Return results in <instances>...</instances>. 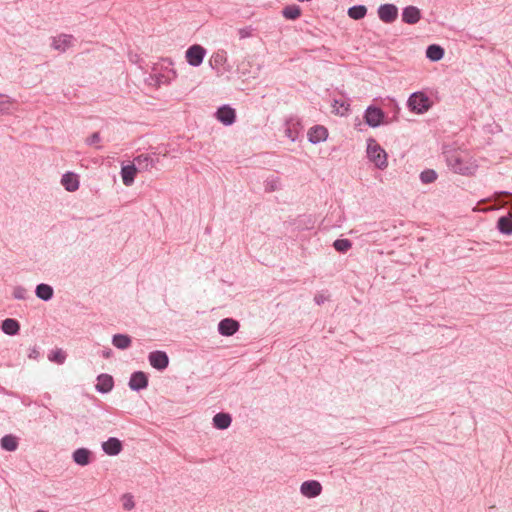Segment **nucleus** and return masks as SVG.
Returning a JSON list of instances; mask_svg holds the SVG:
<instances>
[{
	"mask_svg": "<svg viewBox=\"0 0 512 512\" xmlns=\"http://www.w3.org/2000/svg\"><path fill=\"white\" fill-rule=\"evenodd\" d=\"M150 365L157 370H164L169 364V358L163 351H153L149 354Z\"/></svg>",
	"mask_w": 512,
	"mask_h": 512,
	"instance_id": "nucleus-8",
	"label": "nucleus"
},
{
	"mask_svg": "<svg viewBox=\"0 0 512 512\" xmlns=\"http://www.w3.org/2000/svg\"><path fill=\"white\" fill-rule=\"evenodd\" d=\"M137 171H138V168L136 167V164H134V163L122 165L121 177H122L123 184L125 186L129 187L134 183Z\"/></svg>",
	"mask_w": 512,
	"mask_h": 512,
	"instance_id": "nucleus-14",
	"label": "nucleus"
},
{
	"mask_svg": "<svg viewBox=\"0 0 512 512\" xmlns=\"http://www.w3.org/2000/svg\"><path fill=\"white\" fill-rule=\"evenodd\" d=\"M48 358L52 362L63 364L66 360V354L61 349H57L52 351Z\"/></svg>",
	"mask_w": 512,
	"mask_h": 512,
	"instance_id": "nucleus-33",
	"label": "nucleus"
},
{
	"mask_svg": "<svg viewBox=\"0 0 512 512\" xmlns=\"http://www.w3.org/2000/svg\"><path fill=\"white\" fill-rule=\"evenodd\" d=\"M266 192H274L281 188L280 179L276 176L269 177L264 182Z\"/></svg>",
	"mask_w": 512,
	"mask_h": 512,
	"instance_id": "nucleus-31",
	"label": "nucleus"
},
{
	"mask_svg": "<svg viewBox=\"0 0 512 512\" xmlns=\"http://www.w3.org/2000/svg\"><path fill=\"white\" fill-rule=\"evenodd\" d=\"M61 184L69 192H74L79 188L78 177L72 172H67L62 176Z\"/></svg>",
	"mask_w": 512,
	"mask_h": 512,
	"instance_id": "nucleus-18",
	"label": "nucleus"
},
{
	"mask_svg": "<svg viewBox=\"0 0 512 512\" xmlns=\"http://www.w3.org/2000/svg\"><path fill=\"white\" fill-rule=\"evenodd\" d=\"M101 140L100 134L98 132L93 133L89 138H87V145H95L99 143Z\"/></svg>",
	"mask_w": 512,
	"mask_h": 512,
	"instance_id": "nucleus-38",
	"label": "nucleus"
},
{
	"mask_svg": "<svg viewBox=\"0 0 512 512\" xmlns=\"http://www.w3.org/2000/svg\"><path fill=\"white\" fill-rule=\"evenodd\" d=\"M15 100L7 95L0 94V114H10Z\"/></svg>",
	"mask_w": 512,
	"mask_h": 512,
	"instance_id": "nucleus-27",
	"label": "nucleus"
},
{
	"mask_svg": "<svg viewBox=\"0 0 512 512\" xmlns=\"http://www.w3.org/2000/svg\"><path fill=\"white\" fill-rule=\"evenodd\" d=\"M322 492V485L316 480L304 481L300 486V493L307 498H315Z\"/></svg>",
	"mask_w": 512,
	"mask_h": 512,
	"instance_id": "nucleus-7",
	"label": "nucleus"
},
{
	"mask_svg": "<svg viewBox=\"0 0 512 512\" xmlns=\"http://www.w3.org/2000/svg\"><path fill=\"white\" fill-rule=\"evenodd\" d=\"M285 134L286 136L291 140V141H295L296 140V134L292 131V129L290 127H288L286 130H285Z\"/></svg>",
	"mask_w": 512,
	"mask_h": 512,
	"instance_id": "nucleus-42",
	"label": "nucleus"
},
{
	"mask_svg": "<svg viewBox=\"0 0 512 512\" xmlns=\"http://www.w3.org/2000/svg\"><path fill=\"white\" fill-rule=\"evenodd\" d=\"M1 447L6 451H15L18 447L17 438L13 435H5L1 439Z\"/></svg>",
	"mask_w": 512,
	"mask_h": 512,
	"instance_id": "nucleus-28",
	"label": "nucleus"
},
{
	"mask_svg": "<svg viewBox=\"0 0 512 512\" xmlns=\"http://www.w3.org/2000/svg\"><path fill=\"white\" fill-rule=\"evenodd\" d=\"M421 18L420 10L415 6H407L403 9L402 20L407 24H415Z\"/></svg>",
	"mask_w": 512,
	"mask_h": 512,
	"instance_id": "nucleus-17",
	"label": "nucleus"
},
{
	"mask_svg": "<svg viewBox=\"0 0 512 512\" xmlns=\"http://www.w3.org/2000/svg\"><path fill=\"white\" fill-rule=\"evenodd\" d=\"M2 331L7 335H16L20 330V324L17 320L7 318L2 321Z\"/></svg>",
	"mask_w": 512,
	"mask_h": 512,
	"instance_id": "nucleus-24",
	"label": "nucleus"
},
{
	"mask_svg": "<svg viewBox=\"0 0 512 512\" xmlns=\"http://www.w3.org/2000/svg\"><path fill=\"white\" fill-rule=\"evenodd\" d=\"M102 449L107 455L115 456L122 451V443L119 439L110 437L102 443Z\"/></svg>",
	"mask_w": 512,
	"mask_h": 512,
	"instance_id": "nucleus-15",
	"label": "nucleus"
},
{
	"mask_svg": "<svg viewBox=\"0 0 512 512\" xmlns=\"http://www.w3.org/2000/svg\"><path fill=\"white\" fill-rule=\"evenodd\" d=\"M384 118V112L376 106L367 107L364 113L365 123L373 128L380 126L384 122Z\"/></svg>",
	"mask_w": 512,
	"mask_h": 512,
	"instance_id": "nucleus-4",
	"label": "nucleus"
},
{
	"mask_svg": "<svg viewBox=\"0 0 512 512\" xmlns=\"http://www.w3.org/2000/svg\"><path fill=\"white\" fill-rule=\"evenodd\" d=\"M216 118L224 125L229 126L235 122L236 113L233 108L228 105H224L217 110Z\"/></svg>",
	"mask_w": 512,
	"mask_h": 512,
	"instance_id": "nucleus-10",
	"label": "nucleus"
},
{
	"mask_svg": "<svg viewBox=\"0 0 512 512\" xmlns=\"http://www.w3.org/2000/svg\"><path fill=\"white\" fill-rule=\"evenodd\" d=\"M367 14V8L364 5H355L348 9V16L354 20H360Z\"/></svg>",
	"mask_w": 512,
	"mask_h": 512,
	"instance_id": "nucleus-29",
	"label": "nucleus"
},
{
	"mask_svg": "<svg viewBox=\"0 0 512 512\" xmlns=\"http://www.w3.org/2000/svg\"><path fill=\"white\" fill-rule=\"evenodd\" d=\"M377 235H378V231H370V232H367L365 234H363V236L365 237V239L367 241H377Z\"/></svg>",
	"mask_w": 512,
	"mask_h": 512,
	"instance_id": "nucleus-39",
	"label": "nucleus"
},
{
	"mask_svg": "<svg viewBox=\"0 0 512 512\" xmlns=\"http://www.w3.org/2000/svg\"><path fill=\"white\" fill-rule=\"evenodd\" d=\"M239 329V323L232 318L222 319L218 324V332L223 336H232Z\"/></svg>",
	"mask_w": 512,
	"mask_h": 512,
	"instance_id": "nucleus-12",
	"label": "nucleus"
},
{
	"mask_svg": "<svg viewBox=\"0 0 512 512\" xmlns=\"http://www.w3.org/2000/svg\"><path fill=\"white\" fill-rule=\"evenodd\" d=\"M214 60H215L216 63H221L224 60V57H223V55L216 54L214 56Z\"/></svg>",
	"mask_w": 512,
	"mask_h": 512,
	"instance_id": "nucleus-43",
	"label": "nucleus"
},
{
	"mask_svg": "<svg viewBox=\"0 0 512 512\" xmlns=\"http://www.w3.org/2000/svg\"><path fill=\"white\" fill-rule=\"evenodd\" d=\"M129 388L133 391H140L148 386V377L142 371L132 373L129 380Z\"/></svg>",
	"mask_w": 512,
	"mask_h": 512,
	"instance_id": "nucleus-9",
	"label": "nucleus"
},
{
	"mask_svg": "<svg viewBox=\"0 0 512 512\" xmlns=\"http://www.w3.org/2000/svg\"><path fill=\"white\" fill-rule=\"evenodd\" d=\"M253 29L251 27H243L238 30V35L240 39L249 38L252 36Z\"/></svg>",
	"mask_w": 512,
	"mask_h": 512,
	"instance_id": "nucleus-37",
	"label": "nucleus"
},
{
	"mask_svg": "<svg viewBox=\"0 0 512 512\" xmlns=\"http://www.w3.org/2000/svg\"><path fill=\"white\" fill-rule=\"evenodd\" d=\"M123 506L126 510H131L134 507V502L131 496L128 497V499L124 502Z\"/></svg>",
	"mask_w": 512,
	"mask_h": 512,
	"instance_id": "nucleus-41",
	"label": "nucleus"
},
{
	"mask_svg": "<svg viewBox=\"0 0 512 512\" xmlns=\"http://www.w3.org/2000/svg\"><path fill=\"white\" fill-rule=\"evenodd\" d=\"M407 105L411 111L423 114L431 107V101L424 93L415 92L410 95Z\"/></svg>",
	"mask_w": 512,
	"mask_h": 512,
	"instance_id": "nucleus-3",
	"label": "nucleus"
},
{
	"mask_svg": "<svg viewBox=\"0 0 512 512\" xmlns=\"http://www.w3.org/2000/svg\"><path fill=\"white\" fill-rule=\"evenodd\" d=\"M327 300H328V297L326 295L322 294V293H318L314 297V301L318 305L323 304Z\"/></svg>",
	"mask_w": 512,
	"mask_h": 512,
	"instance_id": "nucleus-40",
	"label": "nucleus"
},
{
	"mask_svg": "<svg viewBox=\"0 0 512 512\" xmlns=\"http://www.w3.org/2000/svg\"><path fill=\"white\" fill-rule=\"evenodd\" d=\"M377 13L382 22L390 24L397 19L398 8L394 4H383L379 6Z\"/></svg>",
	"mask_w": 512,
	"mask_h": 512,
	"instance_id": "nucleus-6",
	"label": "nucleus"
},
{
	"mask_svg": "<svg viewBox=\"0 0 512 512\" xmlns=\"http://www.w3.org/2000/svg\"><path fill=\"white\" fill-rule=\"evenodd\" d=\"M368 159L374 163V165L380 169L384 170L388 166L387 153L386 151L377 143L374 138H369L367 140V149H366Z\"/></svg>",
	"mask_w": 512,
	"mask_h": 512,
	"instance_id": "nucleus-2",
	"label": "nucleus"
},
{
	"mask_svg": "<svg viewBox=\"0 0 512 512\" xmlns=\"http://www.w3.org/2000/svg\"><path fill=\"white\" fill-rule=\"evenodd\" d=\"M73 36L60 34L52 38L51 47L59 52H65L72 45Z\"/></svg>",
	"mask_w": 512,
	"mask_h": 512,
	"instance_id": "nucleus-11",
	"label": "nucleus"
},
{
	"mask_svg": "<svg viewBox=\"0 0 512 512\" xmlns=\"http://www.w3.org/2000/svg\"><path fill=\"white\" fill-rule=\"evenodd\" d=\"M420 179L423 183L429 184L434 182L437 179V174L434 170L428 169L420 174Z\"/></svg>",
	"mask_w": 512,
	"mask_h": 512,
	"instance_id": "nucleus-34",
	"label": "nucleus"
},
{
	"mask_svg": "<svg viewBox=\"0 0 512 512\" xmlns=\"http://www.w3.org/2000/svg\"><path fill=\"white\" fill-rule=\"evenodd\" d=\"M35 512H46V511H44V510H37V511H35Z\"/></svg>",
	"mask_w": 512,
	"mask_h": 512,
	"instance_id": "nucleus-44",
	"label": "nucleus"
},
{
	"mask_svg": "<svg viewBox=\"0 0 512 512\" xmlns=\"http://www.w3.org/2000/svg\"><path fill=\"white\" fill-rule=\"evenodd\" d=\"M448 167L455 173L469 175L476 171L477 165L468 152L449 149L444 151Z\"/></svg>",
	"mask_w": 512,
	"mask_h": 512,
	"instance_id": "nucleus-1",
	"label": "nucleus"
},
{
	"mask_svg": "<svg viewBox=\"0 0 512 512\" xmlns=\"http://www.w3.org/2000/svg\"><path fill=\"white\" fill-rule=\"evenodd\" d=\"M91 452L86 448H78L73 452V460L80 466H86L90 463Z\"/></svg>",
	"mask_w": 512,
	"mask_h": 512,
	"instance_id": "nucleus-20",
	"label": "nucleus"
},
{
	"mask_svg": "<svg viewBox=\"0 0 512 512\" xmlns=\"http://www.w3.org/2000/svg\"><path fill=\"white\" fill-rule=\"evenodd\" d=\"M444 56V49L436 44L429 45L426 49V57L431 61H439Z\"/></svg>",
	"mask_w": 512,
	"mask_h": 512,
	"instance_id": "nucleus-25",
	"label": "nucleus"
},
{
	"mask_svg": "<svg viewBox=\"0 0 512 512\" xmlns=\"http://www.w3.org/2000/svg\"><path fill=\"white\" fill-rule=\"evenodd\" d=\"M132 339L129 335L126 334H115L112 337V344L117 349L125 350L131 346Z\"/></svg>",
	"mask_w": 512,
	"mask_h": 512,
	"instance_id": "nucleus-23",
	"label": "nucleus"
},
{
	"mask_svg": "<svg viewBox=\"0 0 512 512\" xmlns=\"http://www.w3.org/2000/svg\"><path fill=\"white\" fill-rule=\"evenodd\" d=\"M348 110H349V104H347L345 102H340L338 100L334 101V104H333L334 113L343 116L348 112Z\"/></svg>",
	"mask_w": 512,
	"mask_h": 512,
	"instance_id": "nucleus-35",
	"label": "nucleus"
},
{
	"mask_svg": "<svg viewBox=\"0 0 512 512\" xmlns=\"http://www.w3.org/2000/svg\"><path fill=\"white\" fill-rule=\"evenodd\" d=\"M333 247L340 253H346L352 247V243L348 239H337L334 241Z\"/></svg>",
	"mask_w": 512,
	"mask_h": 512,
	"instance_id": "nucleus-32",
	"label": "nucleus"
},
{
	"mask_svg": "<svg viewBox=\"0 0 512 512\" xmlns=\"http://www.w3.org/2000/svg\"><path fill=\"white\" fill-rule=\"evenodd\" d=\"M206 50L200 45H192L186 51L187 62L193 66L198 67L203 62Z\"/></svg>",
	"mask_w": 512,
	"mask_h": 512,
	"instance_id": "nucleus-5",
	"label": "nucleus"
},
{
	"mask_svg": "<svg viewBox=\"0 0 512 512\" xmlns=\"http://www.w3.org/2000/svg\"><path fill=\"white\" fill-rule=\"evenodd\" d=\"M497 227L499 231L506 235L512 234V217L503 216L498 219Z\"/></svg>",
	"mask_w": 512,
	"mask_h": 512,
	"instance_id": "nucleus-26",
	"label": "nucleus"
},
{
	"mask_svg": "<svg viewBox=\"0 0 512 512\" xmlns=\"http://www.w3.org/2000/svg\"><path fill=\"white\" fill-rule=\"evenodd\" d=\"M231 422L232 418L228 413L220 412L213 417L214 427L220 430L227 429L231 425Z\"/></svg>",
	"mask_w": 512,
	"mask_h": 512,
	"instance_id": "nucleus-21",
	"label": "nucleus"
},
{
	"mask_svg": "<svg viewBox=\"0 0 512 512\" xmlns=\"http://www.w3.org/2000/svg\"><path fill=\"white\" fill-rule=\"evenodd\" d=\"M328 137V131L324 126L316 125L309 129L308 131V140L312 144H318L323 142Z\"/></svg>",
	"mask_w": 512,
	"mask_h": 512,
	"instance_id": "nucleus-13",
	"label": "nucleus"
},
{
	"mask_svg": "<svg viewBox=\"0 0 512 512\" xmlns=\"http://www.w3.org/2000/svg\"><path fill=\"white\" fill-rule=\"evenodd\" d=\"M134 164L138 170H149L154 167L155 162L153 158L148 154H141L134 158Z\"/></svg>",
	"mask_w": 512,
	"mask_h": 512,
	"instance_id": "nucleus-19",
	"label": "nucleus"
},
{
	"mask_svg": "<svg viewBox=\"0 0 512 512\" xmlns=\"http://www.w3.org/2000/svg\"><path fill=\"white\" fill-rule=\"evenodd\" d=\"M12 294L15 299L25 300L28 297V290L23 286H16Z\"/></svg>",
	"mask_w": 512,
	"mask_h": 512,
	"instance_id": "nucleus-36",
	"label": "nucleus"
},
{
	"mask_svg": "<svg viewBox=\"0 0 512 512\" xmlns=\"http://www.w3.org/2000/svg\"><path fill=\"white\" fill-rule=\"evenodd\" d=\"M283 16L289 20H295L301 15V9L297 5H288L282 11Z\"/></svg>",
	"mask_w": 512,
	"mask_h": 512,
	"instance_id": "nucleus-30",
	"label": "nucleus"
},
{
	"mask_svg": "<svg viewBox=\"0 0 512 512\" xmlns=\"http://www.w3.org/2000/svg\"><path fill=\"white\" fill-rule=\"evenodd\" d=\"M35 294L39 299L43 301H49L53 297L54 290L52 286L45 283H41L36 286Z\"/></svg>",
	"mask_w": 512,
	"mask_h": 512,
	"instance_id": "nucleus-22",
	"label": "nucleus"
},
{
	"mask_svg": "<svg viewBox=\"0 0 512 512\" xmlns=\"http://www.w3.org/2000/svg\"><path fill=\"white\" fill-rule=\"evenodd\" d=\"M114 386V381L111 375L109 374H100L97 377V384L95 386L96 390L100 393H108L112 390Z\"/></svg>",
	"mask_w": 512,
	"mask_h": 512,
	"instance_id": "nucleus-16",
	"label": "nucleus"
}]
</instances>
